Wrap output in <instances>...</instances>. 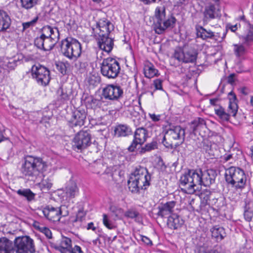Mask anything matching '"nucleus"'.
I'll list each match as a JSON object with an SVG mask.
<instances>
[{
	"label": "nucleus",
	"instance_id": "1",
	"mask_svg": "<svg viewBox=\"0 0 253 253\" xmlns=\"http://www.w3.org/2000/svg\"><path fill=\"white\" fill-rule=\"evenodd\" d=\"M217 171L213 169L202 171L201 169H188L180 177L181 190L188 194H197L199 186L209 187L214 183Z\"/></svg>",
	"mask_w": 253,
	"mask_h": 253
},
{
	"label": "nucleus",
	"instance_id": "2",
	"mask_svg": "<svg viewBox=\"0 0 253 253\" xmlns=\"http://www.w3.org/2000/svg\"><path fill=\"white\" fill-rule=\"evenodd\" d=\"M47 166V163L41 157L27 155L21 160L20 171L24 178L35 181L46 170Z\"/></svg>",
	"mask_w": 253,
	"mask_h": 253
},
{
	"label": "nucleus",
	"instance_id": "3",
	"mask_svg": "<svg viewBox=\"0 0 253 253\" xmlns=\"http://www.w3.org/2000/svg\"><path fill=\"white\" fill-rule=\"evenodd\" d=\"M153 28L156 33L161 35L171 30L176 25L177 20L172 15L166 16L165 6H158L155 11Z\"/></svg>",
	"mask_w": 253,
	"mask_h": 253
},
{
	"label": "nucleus",
	"instance_id": "4",
	"mask_svg": "<svg viewBox=\"0 0 253 253\" xmlns=\"http://www.w3.org/2000/svg\"><path fill=\"white\" fill-rule=\"evenodd\" d=\"M61 51L63 55L71 60H76L82 53L81 43L76 39L67 38L60 43Z\"/></svg>",
	"mask_w": 253,
	"mask_h": 253
},
{
	"label": "nucleus",
	"instance_id": "5",
	"mask_svg": "<svg viewBox=\"0 0 253 253\" xmlns=\"http://www.w3.org/2000/svg\"><path fill=\"white\" fill-rule=\"evenodd\" d=\"M225 178L226 182L236 189L245 187L247 178L244 171L239 168L231 167L226 170Z\"/></svg>",
	"mask_w": 253,
	"mask_h": 253
},
{
	"label": "nucleus",
	"instance_id": "6",
	"mask_svg": "<svg viewBox=\"0 0 253 253\" xmlns=\"http://www.w3.org/2000/svg\"><path fill=\"white\" fill-rule=\"evenodd\" d=\"M119 62L115 58L108 57L103 59L100 65L101 74L108 79H115L120 72Z\"/></svg>",
	"mask_w": 253,
	"mask_h": 253
},
{
	"label": "nucleus",
	"instance_id": "7",
	"mask_svg": "<svg viewBox=\"0 0 253 253\" xmlns=\"http://www.w3.org/2000/svg\"><path fill=\"white\" fill-rule=\"evenodd\" d=\"M32 76L37 83L42 86L48 84L50 80V71L48 69L40 64L33 65L31 68Z\"/></svg>",
	"mask_w": 253,
	"mask_h": 253
},
{
	"label": "nucleus",
	"instance_id": "8",
	"mask_svg": "<svg viewBox=\"0 0 253 253\" xmlns=\"http://www.w3.org/2000/svg\"><path fill=\"white\" fill-rule=\"evenodd\" d=\"M15 253H34L35 247L34 241L29 236L18 237L14 240Z\"/></svg>",
	"mask_w": 253,
	"mask_h": 253
},
{
	"label": "nucleus",
	"instance_id": "9",
	"mask_svg": "<svg viewBox=\"0 0 253 253\" xmlns=\"http://www.w3.org/2000/svg\"><path fill=\"white\" fill-rule=\"evenodd\" d=\"M91 136L87 130H81L75 136L73 141V148L74 150L82 151L87 148L91 144Z\"/></svg>",
	"mask_w": 253,
	"mask_h": 253
},
{
	"label": "nucleus",
	"instance_id": "10",
	"mask_svg": "<svg viewBox=\"0 0 253 253\" xmlns=\"http://www.w3.org/2000/svg\"><path fill=\"white\" fill-rule=\"evenodd\" d=\"M123 95V89L117 84H107L102 89V96L106 100L119 101Z\"/></svg>",
	"mask_w": 253,
	"mask_h": 253
},
{
	"label": "nucleus",
	"instance_id": "11",
	"mask_svg": "<svg viewBox=\"0 0 253 253\" xmlns=\"http://www.w3.org/2000/svg\"><path fill=\"white\" fill-rule=\"evenodd\" d=\"M202 21L204 25L208 24L213 19H219L221 16V10L218 4L210 3L205 6L202 11Z\"/></svg>",
	"mask_w": 253,
	"mask_h": 253
},
{
	"label": "nucleus",
	"instance_id": "12",
	"mask_svg": "<svg viewBox=\"0 0 253 253\" xmlns=\"http://www.w3.org/2000/svg\"><path fill=\"white\" fill-rule=\"evenodd\" d=\"M197 52L194 49H189L184 51L181 48H178L175 50L173 57L179 62L182 63H194L197 58Z\"/></svg>",
	"mask_w": 253,
	"mask_h": 253
},
{
	"label": "nucleus",
	"instance_id": "13",
	"mask_svg": "<svg viewBox=\"0 0 253 253\" xmlns=\"http://www.w3.org/2000/svg\"><path fill=\"white\" fill-rule=\"evenodd\" d=\"M133 137V140L127 149L131 152H134L138 145H142L146 141L148 137V130L143 127L137 128Z\"/></svg>",
	"mask_w": 253,
	"mask_h": 253
},
{
	"label": "nucleus",
	"instance_id": "14",
	"mask_svg": "<svg viewBox=\"0 0 253 253\" xmlns=\"http://www.w3.org/2000/svg\"><path fill=\"white\" fill-rule=\"evenodd\" d=\"M87 113L84 109L78 108L72 112V117L68 121V125L71 128L82 126L84 125Z\"/></svg>",
	"mask_w": 253,
	"mask_h": 253
},
{
	"label": "nucleus",
	"instance_id": "15",
	"mask_svg": "<svg viewBox=\"0 0 253 253\" xmlns=\"http://www.w3.org/2000/svg\"><path fill=\"white\" fill-rule=\"evenodd\" d=\"M151 175L134 181H127V185L130 191L137 193L140 190H146L150 185Z\"/></svg>",
	"mask_w": 253,
	"mask_h": 253
},
{
	"label": "nucleus",
	"instance_id": "16",
	"mask_svg": "<svg viewBox=\"0 0 253 253\" xmlns=\"http://www.w3.org/2000/svg\"><path fill=\"white\" fill-rule=\"evenodd\" d=\"M55 37H37L34 41V44L39 49H42L44 51H49L53 49L56 43L58 42Z\"/></svg>",
	"mask_w": 253,
	"mask_h": 253
},
{
	"label": "nucleus",
	"instance_id": "17",
	"mask_svg": "<svg viewBox=\"0 0 253 253\" xmlns=\"http://www.w3.org/2000/svg\"><path fill=\"white\" fill-rule=\"evenodd\" d=\"M167 134L169 139L182 140L181 143L185 140V130L180 126H172L168 130Z\"/></svg>",
	"mask_w": 253,
	"mask_h": 253
},
{
	"label": "nucleus",
	"instance_id": "18",
	"mask_svg": "<svg viewBox=\"0 0 253 253\" xmlns=\"http://www.w3.org/2000/svg\"><path fill=\"white\" fill-rule=\"evenodd\" d=\"M96 28L99 30L98 36L104 35H110L111 32L114 30L113 24L107 19L103 18L100 19L96 24Z\"/></svg>",
	"mask_w": 253,
	"mask_h": 253
},
{
	"label": "nucleus",
	"instance_id": "19",
	"mask_svg": "<svg viewBox=\"0 0 253 253\" xmlns=\"http://www.w3.org/2000/svg\"><path fill=\"white\" fill-rule=\"evenodd\" d=\"M176 202L174 201H169L166 203H161L158 206L159 211L157 215L161 217H166L172 214L173 209Z\"/></svg>",
	"mask_w": 253,
	"mask_h": 253
},
{
	"label": "nucleus",
	"instance_id": "20",
	"mask_svg": "<svg viewBox=\"0 0 253 253\" xmlns=\"http://www.w3.org/2000/svg\"><path fill=\"white\" fill-rule=\"evenodd\" d=\"M109 35L98 36V45L99 48L107 53L110 52L114 46V39L109 37Z\"/></svg>",
	"mask_w": 253,
	"mask_h": 253
},
{
	"label": "nucleus",
	"instance_id": "21",
	"mask_svg": "<svg viewBox=\"0 0 253 253\" xmlns=\"http://www.w3.org/2000/svg\"><path fill=\"white\" fill-rule=\"evenodd\" d=\"M42 212L44 216L49 220L53 222L60 221L61 211L59 208H55L47 206L43 210Z\"/></svg>",
	"mask_w": 253,
	"mask_h": 253
},
{
	"label": "nucleus",
	"instance_id": "22",
	"mask_svg": "<svg viewBox=\"0 0 253 253\" xmlns=\"http://www.w3.org/2000/svg\"><path fill=\"white\" fill-rule=\"evenodd\" d=\"M64 191L66 198L69 199L74 198L79 192L76 182L72 179L67 182Z\"/></svg>",
	"mask_w": 253,
	"mask_h": 253
},
{
	"label": "nucleus",
	"instance_id": "23",
	"mask_svg": "<svg viewBox=\"0 0 253 253\" xmlns=\"http://www.w3.org/2000/svg\"><path fill=\"white\" fill-rule=\"evenodd\" d=\"M184 220L179 215L172 214L168 216V226L173 230L180 229L184 224Z\"/></svg>",
	"mask_w": 253,
	"mask_h": 253
},
{
	"label": "nucleus",
	"instance_id": "24",
	"mask_svg": "<svg viewBox=\"0 0 253 253\" xmlns=\"http://www.w3.org/2000/svg\"><path fill=\"white\" fill-rule=\"evenodd\" d=\"M148 175H151L149 173L147 169L141 166H138L135 168L133 172L131 173L128 181H136L137 180L145 178Z\"/></svg>",
	"mask_w": 253,
	"mask_h": 253
},
{
	"label": "nucleus",
	"instance_id": "25",
	"mask_svg": "<svg viewBox=\"0 0 253 253\" xmlns=\"http://www.w3.org/2000/svg\"><path fill=\"white\" fill-rule=\"evenodd\" d=\"M190 134L196 135L202 128L206 126L205 120L202 118H197L189 123Z\"/></svg>",
	"mask_w": 253,
	"mask_h": 253
},
{
	"label": "nucleus",
	"instance_id": "26",
	"mask_svg": "<svg viewBox=\"0 0 253 253\" xmlns=\"http://www.w3.org/2000/svg\"><path fill=\"white\" fill-rule=\"evenodd\" d=\"M11 23V18L7 12L0 9V32H5L9 28Z\"/></svg>",
	"mask_w": 253,
	"mask_h": 253
},
{
	"label": "nucleus",
	"instance_id": "27",
	"mask_svg": "<svg viewBox=\"0 0 253 253\" xmlns=\"http://www.w3.org/2000/svg\"><path fill=\"white\" fill-rule=\"evenodd\" d=\"M12 242L5 237L0 238V253H14Z\"/></svg>",
	"mask_w": 253,
	"mask_h": 253
},
{
	"label": "nucleus",
	"instance_id": "28",
	"mask_svg": "<svg viewBox=\"0 0 253 253\" xmlns=\"http://www.w3.org/2000/svg\"><path fill=\"white\" fill-rule=\"evenodd\" d=\"M214 111L215 114L218 117V118L222 121L227 122L229 120L230 116L235 117L236 115H233L232 113V110L230 109L229 107H228L227 112L225 111L224 108L219 105L217 107L214 108Z\"/></svg>",
	"mask_w": 253,
	"mask_h": 253
},
{
	"label": "nucleus",
	"instance_id": "29",
	"mask_svg": "<svg viewBox=\"0 0 253 253\" xmlns=\"http://www.w3.org/2000/svg\"><path fill=\"white\" fill-rule=\"evenodd\" d=\"M131 132L130 127L126 125L120 124L117 125L114 129V135L117 137H125Z\"/></svg>",
	"mask_w": 253,
	"mask_h": 253
},
{
	"label": "nucleus",
	"instance_id": "30",
	"mask_svg": "<svg viewBox=\"0 0 253 253\" xmlns=\"http://www.w3.org/2000/svg\"><path fill=\"white\" fill-rule=\"evenodd\" d=\"M71 92L63 86H60L57 90V101L59 104L64 103L70 99Z\"/></svg>",
	"mask_w": 253,
	"mask_h": 253
},
{
	"label": "nucleus",
	"instance_id": "31",
	"mask_svg": "<svg viewBox=\"0 0 253 253\" xmlns=\"http://www.w3.org/2000/svg\"><path fill=\"white\" fill-rule=\"evenodd\" d=\"M211 231L212 237L217 242L221 241L226 236L225 229L222 227L214 226L211 229Z\"/></svg>",
	"mask_w": 253,
	"mask_h": 253
},
{
	"label": "nucleus",
	"instance_id": "32",
	"mask_svg": "<svg viewBox=\"0 0 253 253\" xmlns=\"http://www.w3.org/2000/svg\"><path fill=\"white\" fill-rule=\"evenodd\" d=\"M86 214V211L84 210L83 208H80L78 210L76 217L71 218L73 226L76 228H79L81 226L82 221L85 219Z\"/></svg>",
	"mask_w": 253,
	"mask_h": 253
},
{
	"label": "nucleus",
	"instance_id": "33",
	"mask_svg": "<svg viewBox=\"0 0 253 253\" xmlns=\"http://www.w3.org/2000/svg\"><path fill=\"white\" fill-rule=\"evenodd\" d=\"M228 98L229 99V108L232 110L231 112L233 115H236L238 108L236 95L233 91H231L228 93Z\"/></svg>",
	"mask_w": 253,
	"mask_h": 253
},
{
	"label": "nucleus",
	"instance_id": "34",
	"mask_svg": "<svg viewBox=\"0 0 253 253\" xmlns=\"http://www.w3.org/2000/svg\"><path fill=\"white\" fill-rule=\"evenodd\" d=\"M244 216L245 219L250 222L253 220V203L245 202L244 206Z\"/></svg>",
	"mask_w": 253,
	"mask_h": 253
},
{
	"label": "nucleus",
	"instance_id": "35",
	"mask_svg": "<svg viewBox=\"0 0 253 253\" xmlns=\"http://www.w3.org/2000/svg\"><path fill=\"white\" fill-rule=\"evenodd\" d=\"M144 73L145 77L150 79L158 76V70L155 68L152 63H148L145 65Z\"/></svg>",
	"mask_w": 253,
	"mask_h": 253
},
{
	"label": "nucleus",
	"instance_id": "36",
	"mask_svg": "<svg viewBox=\"0 0 253 253\" xmlns=\"http://www.w3.org/2000/svg\"><path fill=\"white\" fill-rule=\"evenodd\" d=\"M199 197L201 199V204L205 206L210 205L211 199L213 197V193L208 189H204L199 194Z\"/></svg>",
	"mask_w": 253,
	"mask_h": 253
},
{
	"label": "nucleus",
	"instance_id": "37",
	"mask_svg": "<svg viewBox=\"0 0 253 253\" xmlns=\"http://www.w3.org/2000/svg\"><path fill=\"white\" fill-rule=\"evenodd\" d=\"M197 34L198 37L204 40L207 39H213L214 38V33L211 30H207L202 26H199L196 28Z\"/></svg>",
	"mask_w": 253,
	"mask_h": 253
},
{
	"label": "nucleus",
	"instance_id": "38",
	"mask_svg": "<svg viewBox=\"0 0 253 253\" xmlns=\"http://www.w3.org/2000/svg\"><path fill=\"white\" fill-rule=\"evenodd\" d=\"M17 194L22 198H25L28 201H31L35 199L36 194L30 189H20L16 191Z\"/></svg>",
	"mask_w": 253,
	"mask_h": 253
},
{
	"label": "nucleus",
	"instance_id": "39",
	"mask_svg": "<svg viewBox=\"0 0 253 253\" xmlns=\"http://www.w3.org/2000/svg\"><path fill=\"white\" fill-rule=\"evenodd\" d=\"M248 28L247 34L242 37V40L245 44L250 45L253 42V25L249 23Z\"/></svg>",
	"mask_w": 253,
	"mask_h": 253
},
{
	"label": "nucleus",
	"instance_id": "40",
	"mask_svg": "<svg viewBox=\"0 0 253 253\" xmlns=\"http://www.w3.org/2000/svg\"><path fill=\"white\" fill-rule=\"evenodd\" d=\"M52 177H47L46 179H43L40 183L39 187L41 190L43 192H48L52 186Z\"/></svg>",
	"mask_w": 253,
	"mask_h": 253
},
{
	"label": "nucleus",
	"instance_id": "41",
	"mask_svg": "<svg viewBox=\"0 0 253 253\" xmlns=\"http://www.w3.org/2000/svg\"><path fill=\"white\" fill-rule=\"evenodd\" d=\"M14 56L12 58L9 59L7 62H6V65L8 69L9 70H13L18 65L22 62V56Z\"/></svg>",
	"mask_w": 253,
	"mask_h": 253
},
{
	"label": "nucleus",
	"instance_id": "42",
	"mask_svg": "<svg viewBox=\"0 0 253 253\" xmlns=\"http://www.w3.org/2000/svg\"><path fill=\"white\" fill-rule=\"evenodd\" d=\"M158 148V143L156 140H153L150 143H147L144 146L141 147L139 150V153L143 154L147 152H150L152 150Z\"/></svg>",
	"mask_w": 253,
	"mask_h": 253
},
{
	"label": "nucleus",
	"instance_id": "43",
	"mask_svg": "<svg viewBox=\"0 0 253 253\" xmlns=\"http://www.w3.org/2000/svg\"><path fill=\"white\" fill-rule=\"evenodd\" d=\"M38 0H20L22 7L26 9H30L35 6Z\"/></svg>",
	"mask_w": 253,
	"mask_h": 253
},
{
	"label": "nucleus",
	"instance_id": "44",
	"mask_svg": "<svg viewBox=\"0 0 253 253\" xmlns=\"http://www.w3.org/2000/svg\"><path fill=\"white\" fill-rule=\"evenodd\" d=\"M103 223L109 229H114L117 228L115 222L111 220L106 214L103 215Z\"/></svg>",
	"mask_w": 253,
	"mask_h": 253
},
{
	"label": "nucleus",
	"instance_id": "45",
	"mask_svg": "<svg viewBox=\"0 0 253 253\" xmlns=\"http://www.w3.org/2000/svg\"><path fill=\"white\" fill-rule=\"evenodd\" d=\"M57 69L63 75L67 74V68L69 67L70 64L68 62H59L56 64Z\"/></svg>",
	"mask_w": 253,
	"mask_h": 253
},
{
	"label": "nucleus",
	"instance_id": "46",
	"mask_svg": "<svg viewBox=\"0 0 253 253\" xmlns=\"http://www.w3.org/2000/svg\"><path fill=\"white\" fill-rule=\"evenodd\" d=\"M234 51L236 55L238 57L243 56L246 52V49L242 44H234Z\"/></svg>",
	"mask_w": 253,
	"mask_h": 253
},
{
	"label": "nucleus",
	"instance_id": "47",
	"mask_svg": "<svg viewBox=\"0 0 253 253\" xmlns=\"http://www.w3.org/2000/svg\"><path fill=\"white\" fill-rule=\"evenodd\" d=\"M140 215V213L136 210L133 209H130L125 213V216L126 217L131 219L135 218H138L139 219Z\"/></svg>",
	"mask_w": 253,
	"mask_h": 253
},
{
	"label": "nucleus",
	"instance_id": "48",
	"mask_svg": "<svg viewBox=\"0 0 253 253\" xmlns=\"http://www.w3.org/2000/svg\"><path fill=\"white\" fill-rule=\"evenodd\" d=\"M88 64L86 62L77 61L75 64V67L80 73H83L85 71Z\"/></svg>",
	"mask_w": 253,
	"mask_h": 253
},
{
	"label": "nucleus",
	"instance_id": "49",
	"mask_svg": "<svg viewBox=\"0 0 253 253\" xmlns=\"http://www.w3.org/2000/svg\"><path fill=\"white\" fill-rule=\"evenodd\" d=\"M98 100L94 98L91 95H88L85 97L84 102L85 104L89 107H93L97 104Z\"/></svg>",
	"mask_w": 253,
	"mask_h": 253
},
{
	"label": "nucleus",
	"instance_id": "50",
	"mask_svg": "<svg viewBox=\"0 0 253 253\" xmlns=\"http://www.w3.org/2000/svg\"><path fill=\"white\" fill-rule=\"evenodd\" d=\"M38 19L39 17L37 16L31 21L22 23L23 31L35 26Z\"/></svg>",
	"mask_w": 253,
	"mask_h": 253
},
{
	"label": "nucleus",
	"instance_id": "51",
	"mask_svg": "<svg viewBox=\"0 0 253 253\" xmlns=\"http://www.w3.org/2000/svg\"><path fill=\"white\" fill-rule=\"evenodd\" d=\"M99 78L98 77L91 75L86 78V82L89 84L93 86L96 85L99 82Z\"/></svg>",
	"mask_w": 253,
	"mask_h": 253
},
{
	"label": "nucleus",
	"instance_id": "52",
	"mask_svg": "<svg viewBox=\"0 0 253 253\" xmlns=\"http://www.w3.org/2000/svg\"><path fill=\"white\" fill-rule=\"evenodd\" d=\"M58 247L72 248V240L69 238L63 237L61 240L60 245Z\"/></svg>",
	"mask_w": 253,
	"mask_h": 253
},
{
	"label": "nucleus",
	"instance_id": "53",
	"mask_svg": "<svg viewBox=\"0 0 253 253\" xmlns=\"http://www.w3.org/2000/svg\"><path fill=\"white\" fill-rule=\"evenodd\" d=\"M50 30H51V27L49 25H46L43 26L41 29L42 34L39 37L42 38H47L49 37L50 34L49 32H50Z\"/></svg>",
	"mask_w": 253,
	"mask_h": 253
},
{
	"label": "nucleus",
	"instance_id": "54",
	"mask_svg": "<svg viewBox=\"0 0 253 253\" xmlns=\"http://www.w3.org/2000/svg\"><path fill=\"white\" fill-rule=\"evenodd\" d=\"M50 36L49 37L53 38L54 37H56V40L58 41L59 40L60 34L58 30V29L56 27L52 28L51 27V30H50V32H49Z\"/></svg>",
	"mask_w": 253,
	"mask_h": 253
},
{
	"label": "nucleus",
	"instance_id": "55",
	"mask_svg": "<svg viewBox=\"0 0 253 253\" xmlns=\"http://www.w3.org/2000/svg\"><path fill=\"white\" fill-rule=\"evenodd\" d=\"M104 167V166L101 163H98L94 164L93 165L94 169H92V171L94 173L97 174H100L101 172V170L100 169Z\"/></svg>",
	"mask_w": 253,
	"mask_h": 253
},
{
	"label": "nucleus",
	"instance_id": "56",
	"mask_svg": "<svg viewBox=\"0 0 253 253\" xmlns=\"http://www.w3.org/2000/svg\"><path fill=\"white\" fill-rule=\"evenodd\" d=\"M40 229L41 232L44 234L47 238L50 239L52 238V233L49 228L46 227H42Z\"/></svg>",
	"mask_w": 253,
	"mask_h": 253
},
{
	"label": "nucleus",
	"instance_id": "57",
	"mask_svg": "<svg viewBox=\"0 0 253 253\" xmlns=\"http://www.w3.org/2000/svg\"><path fill=\"white\" fill-rule=\"evenodd\" d=\"M237 25H232L230 23H228L226 26V32L223 34V37H225L228 30H230L233 32H235L237 30Z\"/></svg>",
	"mask_w": 253,
	"mask_h": 253
},
{
	"label": "nucleus",
	"instance_id": "58",
	"mask_svg": "<svg viewBox=\"0 0 253 253\" xmlns=\"http://www.w3.org/2000/svg\"><path fill=\"white\" fill-rule=\"evenodd\" d=\"M203 149L206 151V152H209V151L211 149V142H209L208 140H203L202 142Z\"/></svg>",
	"mask_w": 253,
	"mask_h": 253
},
{
	"label": "nucleus",
	"instance_id": "59",
	"mask_svg": "<svg viewBox=\"0 0 253 253\" xmlns=\"http://www.w3.org/2000/svg\"><path fill=\"white\" fill-rule=\"evenodd\" d=\"M225 201L224 198L222 197H220L218 198V201L216 203L215 207L217 208L218 210H220L222 207L225 206Z\"/></svg>",
	"mask_w": 253,
	"mask_h": 253
},
{
	"label": "nucleus",
	"instance_id": "60",
	"mask_svg": "<svg viewBox=\"0 0 253 253\" xmlns=\"http://www.w3.org/2000/svg\"><path fill=\"white\" fill-rule=\"evenodd\" d=\"M55 249L59 251L61 253H72V248H66L63 247H56Z\"/></svg>",
	"mask_w": 253,
	"mask_h": 253
},
{
	"label": "nucleus",
	"instance_id": "61",
	"mask_svg": "<svg viewBox=\"0 0 253 253\" xmlns=\"http://www.w3.org/2000/svg\"><path fill=\"white\" fill-rule=\"evenodd\" d=\"M162 81L160 79H156L154 81L153 84L156 89H162Z\"/></svg>",
	"mask_w": 253,
	"mask_h": 253
},
{
	"label": "nucleus",
	"instance_id": "62",
	"mask_svg": "<svg viewBox=\"0 0 253 253\" xmlns=\"http://www.w3.org/2000/svg\"><path fill=\"white\" fill-rule=\"evenodd\" d=\"M162 143L166 147L169 149L173 148V145L172 144V143L167 141L166 137L165 136L163 138Z\"/></svg>",
	"mask_w": 253,
	"mask_h": 253
},
{
	"label": "nucleus",
	"instance_id": "63",
	"mask_svg": "<svg viewBox=\"0 0 253 253\" xmlns=\"http://www.w3.org/2000/svg\"><path fill=\"white\" fill-rule=\"evenodd\" d=\"M111 211L115 213V216L117 217H120L122 215H117L118 213H120L122 211L121 208H117L116 207H112L110 208Z\"/></svg>",
	"mask_w": 253,
	"mask_h": 253
},
{
	"label": "nucleus",
	"instance_id": "64",
	"mask_svg": "<svg viewBox=\"0 0 253 253\" xmlns=\"http://www.w3.org/2000/svg\"><path fill=\"white\" fill-rule=\"evenodd\" d=\"M72 253H84L81 247L75 245L74 248H72Z\"/></svg>",
	"mask_w": 253,
	"mask_h": 253
}]
</instances>
